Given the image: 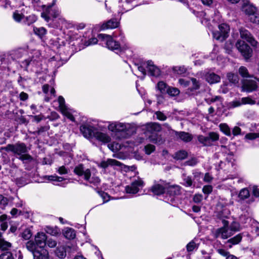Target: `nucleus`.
Listing matches in <instances>:
<instances>
[{
    "label": "nucleus",
    "instance_id": "obj_1",
    "mask_svg": "<svg viewBox=\"0 0 259 259\" xmlns=\"http://www.w3.org/2000/svg\"><path fill=\"white\" fill-rule=\"evenodd\" d=\"M5 150L7 152H12L14 155L19 156L21 160L31 161L32 157L28 154V149L26 145L23 143H17L15 144H8L6 147L1 148V151Z\"/></svg>",
    "mask_w": 259,
    "mask_h": 259
},
{
    "label": "nucleus",
    "instance_id": "obj_2",
    "mask_svg": "<svg viewBox=\"0 0 259 259\" xmlns=\"http://www.w3.org/2000/svg\"><path fill=\"white\" fill-rule=\"evenodd\" d=\"M108 128L112 132L116 133L118 138H127L134 133V128L128 123L118 122H109Z\"/></svg>",
    "mask_w": 259,
    "mask_h": 259
},
{
    "label": "nucleus",
    "instance_id": "obj_3",
    "mask_svg": "<svg viewBox=\"0 0 259 259\" xmlns=\"http://www.w3.org/2000/svg\"><path fill=\"white\" fill-rule=\"evenodd\" d=\"M74 172L78 176H83V179L89 181L91 184L95 186L100 184L101 180L100 178L94 174L92 176V170L91 169H85L82 164L76 166L73 170Z\"/></svg>",
    "mask_w": 259,
    "mask_h": 259
},
{
    "label": "nucleus",
    "instance_id": "obj_4",
    "mask_svg": "<svg viewBox=\"0 0 259 259\" xmlns=\"http://www.w3.org/2000/svg\"><path fill=\"white\" fill-rule=\"evenodd\" d=\"M223 227L217 229L213 232V236L215 238L220 237L222 239H226L233 235L229 228V222L227 220H222Z\"/></svg>",
    "mask_w": 259,
    "mask_h": 259
},
{
    "label": "nucleus",
    "instance_id": "obj_5",
    "mask_svg": "<svg viewBox=\"0 0 259 259\" xmlns=\"http://www.w3.org/2000/svg\"><path fill=\"white\" fill-rule=\"evenodd\" d=\"M198 141L204 146H210L212 145L213 142L219 140V135L215 132H210L207 136L199 135L197 137Z\"/></svg>",
    "mask_w": 259,
    "mask_h": 259
},
{
    "label": "nucleus",
    "instance_id": "obj_6",
    "mask_svg": "<svg viewBox=\"0 0 259 259\" xmlns=\"http://www.w3.org/2000/svg\"><path fill=\"white\" fill-rule=\"evenodd\" d=\"M99 39L105 41L106 47L111 50H118L120 48V44L114 40L111 36L105 34H99L98 35Z\"/></svg>",
    "mask_w": 259,
    "mask_h": 259
},
{
    "label": "nucleus",
    "instance_id": "obj_7",
    "mask_svg": "<svg viewBox=\"0 0 259 259\" xmlns=\"http://www.w3.org/2000/svg\"><path fill=\"white\" fill-rule=\"evenodd\" d=\"M230 31L228 25L223 23L219 25V30L212 32L214 38L221 41L225 40L228 36Z\"/></svg>",
    "mask_w": 259,
    "mask_h": 259
},
{
    "label": "nucleus",
    "instance_id": "obj_8",
    "mask_svg": "<svg viewBox=\"0 0 259 259\" xmlns=\"http://www.w3.org/2000/svg\"><path fill=\"white\" fill-rule=\"evenodd\" d=\"M54 2L52 5H49L47 6H43V12L41 14V16L47 21L49 22L50 19V16L53 18H57L59 16L60 11L58 9H53L52 6L54 5Z\"/></svg>",
    "mask_w": 259,
    "mask_h": 259
},
{
    "label": "nucleus",
    "instance_id": "obj_9",
    "mask_svg": "<svg viewBox=\"0 0 259 259\" xmlns=\"http://www.w3.org/2000/svg\"><path fill=\"white\" fill-rule=\"evenodd\" d=\"M168 188V184L165 181L160 180L157 181H154L150 190L154 194L160 195L164 194Z\"/></svg>",
    "mask_w": 259,
    "mask_h": 259
},
{
    "label": "nucleus",
    "instance_id": "obj_10",
    "mask_svg": "<svg viewBox=\"0 0 259 259\" xmlns=\"http://www.w3.org/2000/svg\"><path fill=\"white\" fill-rule=\"evenodd\" d=\"M236 47L245 59H248L251 56L252 50L244 41L238 40Z\"/></svg>",
    "mask_w": 259,
    "mask_h": 259
},
{
    "label": "nucleus",
    "instance_id": "obj_11",
    "mask_svg": "<svg viewBox=\"0 0 259 259\" xmlns=\"http://www.w3.org/2000/svg\"><path fill=\"white\" fill-rule=\"evenodd\" d=\"M144 182L141 179H138L133 182L131 185L125 187L126 192L130 194H136L139 191L140 188L143 186Z\"/></svg>",
    "mask_w": 259,
    "mask_h": 259
},
{
    "label": "nucleus",
    "instance_id": "obj_12",
    "mask_svg": "<svg viewBox=\"0 0 259 259\" xmlns=\"http://www.w3.org/2000/svg\"><path fill=\"white\" fill-rule=\"evenodd\" d=\"M97 129L94 126L85 124L81 125L80 127V131L83 136L88 139L92 138L94 137V132Z\"/></svg>",
    "mask_w": 259,
    "mask_h": 259
},
{
    "label": "nucleus",
    "instance_id": "obj_13",
    "mask_svg": "<svg viewBox=\"0 0 259 259\" xmlns=\"http://www.w3.org/2000/svg\"><path fill=\"white\" fill-rule=\"evenodd\" d=\"M240 36L242 39H245L254 47H257L258 42L255 40L251 34L246 29L241 28L240 29Z\"/></svg>",
    "mask_w": 259,
    "mask_h": 259
},
{
    "label": "nucleus",
    "instance_id": "obj_14",
    "mask_svg": "<svg viewBox=\"0 0 259 259\" xmlns=\"http://www.w3.org/2000/svg\"><path fill=\"white\" fill-rule=\"evenodd\" d=\"M255 101L252 100L249 97H244L241 98L240 100H234L228 104L229 108H234L235 107H239L243 104H254Z\"/></svg>",
    "mask_w": 259,
    "mask_h": 259
},
{
    "label": "nucleus",
    "instance_id": "obj_15",
    "mask_svg": "<svg viewBox=\"0 0 259 259\" xmlns=\"http://www.w3.org/2000/svg\"><path fill=\"white\" fill-rule=\"evenodd\" d=\"M242 89L247 92H251L257 88L256 82L254 80L246 79L242 83Z\"/></svg>",
    "mask_w": 259,
    "mask_h": 259
},
{
    "label": "nucleus",
    "instance_id": "obj_16",
    "mask_svg": "<svg viewBox=\"0 0 259 259\" xmlns=\"http://www.w3.org/2000/svg\"><path fill=\"white\" fill-rule=\"evenodd\" d=\"M94 138L103 143H107L111 141V138L106 133L99 132L97 130L95 132H94Z\"/></svg>",
    "mask_w": 259,
    "mask_h": 259
},
{
    "label": "nucleus",
    "instance_id": "obj_17",
    "mask_svg": "<svg viewBox=\"0 0 259 259\" xmlns=\"http://www.w3.org/2000/svg\"><path fill=\"white\" fill-rule=\"evenodd\" d=\"M47 238L44 233H38L35 237V242L38 247L42 248L46 245Z\"/></svg>",
    "mask_w": 259,
    "mask_h": 259
},
{
    "label": "nucleus",
    "instance_id": "obj_18",
    "mask_svg": "<svg viewBox=\"0 0 259 259\" xmlns=\"http://www.w3.org/2000/svg\"><path fill=\"white\" fill-rule=\"evenodd\" d=\"M146 68L152 76H158L160 74V69L154 65L153 62L151 61H148L146 62Z\"/></svg>",
    "mask_w": 259,
    "mask_h": 259
},
{
    "label": "nucleus",
    "instance_id": "obj_19",
    "mask_svg": "<svg viewBox=\"0 0 259 259\" xmlns=\"http://www.w3.org/2000/svg\"><path fill=\"white\" fill-rule=\"evenodd\" d=\"M119 24L118 21L115 19H111L107 22L104 23L101 27V29L102 30L108 29H113L118 27Z\"/></svg>",
    "mask_w": 259,
    "mask_h": 259
},
{
    "label": "nucleus",
    "instance_id": "obj_20",
    "mask_svg": "<svg viewBox=\"0 0 259 259\" xmlns=\"http://www.w3.org/2000/svg\"><path fill=\"white\" fill-rule=\"evenodd\" d=\"M121 163L113 159H108L107 161H102L99 166L102 168H106L109 166H120Z\"/></svg>",
    "mask_w": 259,
    "mask_h": 259
},
{
    "label": "nucleus",
    "instance_id": "obj_21",
    "mask_svg": "<svg viewBox=\"0 0 259 259\" xmlns=\"http://www.w3.org/2000/svg\"><path fill=\"white\" fill-rule=\"evenodd\" d=\"M206 80L210 84L215 83L220 81L221 77L213 72H209L205 75Z\"/></svg>",
    "mask_w": 259,
    "mask_h": 259
},
{
    "label": "nucleus",
    "instance_id": "obj_22",
    "mask_svg": "<svg viewBox=\"0 0 259 259\" xmlns=\"http://www.w3.org/2000/svg\"><path fill=\"white\" fill-rule=\"evenodd\" d=\"M175 134L178 138L185 142H189L193 138L191 134L185 132H176Z\"/></svg>",
    "mask_w": 259,
    "mask_h": 259
},
{
    "label": "nucleus",
    "instance_id": "obj_23",
    "mask_svg": "<svg viewBox=\"0 0 259 259\" xmlns=\"http://www.w3.org/2000/svg\"><path fill=\"white\" fill-rule=\"evenodd\" d=\"M146 128L147 131L151 133L158 132L161 130L160 124L156 122H152L148 124Z\"/></svg>",
    "mask_w": 259,
    "mask_h": 259
},
{
    "label": "nucleus",
    "instance_id": "obj_24",
    "mask_svg": "<svg viewBox=\"0 0 259 259\" xmlns=\"http://www.w3.org/2000/svg\"><path fill=\"white\" fill-rule=\"evenodd\" d=\"M242 10L249 16L256 12V8L250 4H245L242 7Z\"/></svg>",
    "mask_w": 259,
    "mask_h": 259
},
{
    "label": "nucleus",
    "instance_id": "obj_25",
    "mask_svg": "<svg viewBox=\"0 0 259 259\" xmlns=\"http://www.w3.org/2000/svg\"><path fill=\"white\" fill-rule=\"evenodd\" d=\"M63 234L65 238L68 239H73L76 236L75 230L70 228L65 229L63 231Z\"/></svg>",
    "mask_w": 259,
    "mask_h": 259
},
{
    "label": "nucleus",
    "instance_id": "obj_26",
    "mask_svg": "<svg viewBox=\"0 0 259 259\" xmlns=\"http://www.w3.org/2000/svg\"><path fill=\"white\" fill-rule=\"evenodd\" d=\"M227 78L229 82L233 84H236L239 81L238 75L232 72L228 73L227 74Z\"/></svg>",
    "mask_w": 259,
    "mask_h": 259
},
{
    "label": "nucleus",
    "instance_id": "obj_27",
    "mask_svg": "<svg viewBox=\"0 0 259 259\" xmlns=\"http://www.w3.org/2000/svg\"><path fill=\"white\" fill-rule=\"evenodd\" d=\"M168 87L169 86H168L166 83L162 81H159L157 84V90L162 94H166Z\"/></svg>",
    "mask_w": 259,
    "mask_h": 259
},
{
    "label": "nucleus",
    "instance_id": "obj_28",
    "mask_svg": "<svg viewBox=\"0 0 259 259\" xmlns=\"http://www.w3.org/2000/svg\"><path fill=\"white\" fill-rule=\"evenodd\" d=\"M238 72L239 74L243 78L254 77L253 75L249 74L248 69L244 66H241L239 68Z\"/></svg>",
    "mask_w": 259,
    "mask_h": 259
},
{
    "label": "nucleus",
    "instance_id": "obj_29",
    "mask_svg": "<svg viewBox=\"0 0 259 259\" xmlns=\"http://www.w3.org/2000/svg\"><path fill=\"white\" fill-rule=\"evenodd\" d=\"M242 236L241 234H237V235H236L235 236H234V237L229 239L227 242L230 243L232 244L231 245H230L229 246V247L230 248H231L232 246V245H236V244H238L242 240Z\"/></svg>",
    "mask_w": 259,
    "mask_h": 259
},
{
    "label": "nucleus",
    "instance_id": "obj_30",
    "mask_svg": "<svg viewBox=\"0 0 259 259\" xmlns=\"http://www.w3.org/2000/svg\"><path fill=\"white\" fill-rule=\"evenodd\" d=\"M26 247L28 250L34 253V251H36L38 250V246L33 241L30 240L28 241L26 243Z\"/></svg>",
    "mask_w": 259,
    "mask_h": 259
},
{
    "label": "nucleus",
    "instance_id": "obj_31",
    "mask_svg": "<svg viewBox=\"0 0 259 259\" xmlns=\"http://www.w3.org/2000/svg\"><path fill=\"white\" fill-rule=\"evenodd\" d=\"M11 247V244L5 241L2 237V235L0 234V249L7 250Z\"/></svg>",
    "mask_w": 259,
    "mask_h": 259
},
{
    "label": "nucleus",
    "instance_id": "obj_32",
    "mask_svg": "<svg viewBox=\"0 0 259 259\" xmlns=\"http://www.w3.org/2000/svg\"><path fill=\"white\" fill-rule=\"evenodd\" d=\"M149 138L151 142L155 144H161L163 142L161 136H158L157 134H153L149 136Z\"/></svg>",
    "mask_w": 259,
    "mask_h": 259
},
{
    "label": "nucleus",
    "instance_id": "obj_33",
    "mask_svg": "<svg viewBox=\"0 0 259 259\" xmlns=\"http://www.w3.org/2000/svg\"><path fill=\"white\" fill-rule=\"evenodd\" d=\"M219 127L220 130L226 136H230L231 135L230 128L227 124L221 123L219 125Z\"/></svg>",
    "mask_w": 259,
    "mask_h": 259
},
{
    "label": "nucleus",
    "instance_id": "obj_34",
    "mask_svg": "<svg viewBox=\"0 0 259 259\" xmlns=\"http://www.w3.org/2000/svg\"><path fill=\"white\" fill-rule=\"evenodd\" d=\"M187 156L188 154L186 151L180 150L175 153L174 158L177 160H183L185 159Z\"/></svg>",
    "mask_w": 259,
    "mask_h": 259
},
{
    "label": "nucleus",
    "instance_id": "obj_35",
    "mask_svg": "<svg viewBox=\"0 0 259 259\" xmlns=\"http://www.w3.org/2000/svg\"><path fill=\"white\" fill-rule=\"evenodd\" d=\"M55 252L56 254L60 258H64L66 255L65 248L63 246H58Z\"/></svg>",
    "mask_w": 259,
    "mask_h": 259
},
{
    "label": "nucleus",
    "instance_id": "obj_36",
    "mask_svg": "<svg viewBox=\"0 0 259 259\" xmlns=\"http://www.w3.org/2000/svg\"><path fill=\"white\" fill-rule=\"evenodd\" d=\"M170 195H178L180 193V188L179 186H169L166 189Z\"/></svg>",
    "mask_w": 259,
    "mask_h": 259
},
{
    "label": "nucleus",
    "instance_id": "obj_37",
    "mask_svg": "<svg viewBox=\"0 0 259 259\" xmlns=\"http://www.w3.org/2000/svg\"><path fill=\"white\" fill-rule=\"evenodd\" d=\"M250 193L247 189L244 188L240 190L238 197L240 199L244 200L249 197Z\"/></svg>",
    "mask_w": 259,
    "mask_h": 259
},
{
    "label": "nucleus",
    "instance_id": "obj_38",
    "mask_svg": "<svg viewBox=\"0 0 259 259\" xmlns=\"http://www.w3.org/2000/svg\"><path fill=\"white\" fill-rule=\"evenodd\" d=\"M172 70L174 72L178 74L183 75L186 73L187 69L184 66H175Z\"/></svg>",
    "mask_w": 259,
    "mask_h": 259
},
{
    "label": "nucleus",
    "instance_id": "obj_39",
    "mask_svg": "<svg viewBox=\"0 0 259 259\" xmlns=\"http://www.w3.org/2000/svg\"><path fill=\"white\" fill-rule=\"evenodd\" d=\"M166 93L170 96L174 97L179 95L180 91L176 88L169 87Z\"/></svg>",
    "mask_w": 259,
    "mask_h": 259
},
{
    "label": "nucleus",
    "instance_id": "obj_40",
    "mask_svg": "<svg viewBox=\"0 0 259 259\" xmlns=\"http://www.w3.org/2000/svg\"><path fill=\"white\" fill-rule=\"evenodd\" d=\"M60 111L64 116L67 117L70 120H71L72 121H75L74 117H73V116L72 115L71 113L69 111L67 107L64 109H62Z\"/></svg>",
    "mask_w": 259,
    "mask_h": 259
},
{
    "label": "nucleus",
    "instance_id": "obj_41",
    "mask_svg": "<svg viewBox=\"0 0 259 259\" xmlns=\"http://www.w3.org/2000/svg\"><path fill=\"white\" fill-rule=\"evenodd\" d=\"M34 32L39 36L40 37H42L45 35L46 33L47 30L44 27L36 28L34 27L33 28Z\"/></svg>",
    "mask_w": 259,
    "mask_h": 259
},
{
    "label": "nucleus",
    "instance_id": "obj_42",
    "mask_svg": "<svg viewBox=\"0 0 259 259\" xmlns=\"http://www.w3.org/2000/svg\"><path fill=\"white\" fill-rule=\"evenodd\" d=\"M229 228L234 234L235 232L240 230V225L236 222H233L230 225L229 224Z\"/></svg>",
    "mask_w": 259,
    "mask_h": 259
},
{
    "label": "nucleus",
    "instance_id": "obj_43",
    "mask_svg": "<svg viewBox=\"0 0 259 259\" xmlns=\"http://www.w3.org/2000/svg\"><path fill=\"white\" fill-rule=\"evenodd\" d=\"M33 254V259H47L48 256L40 252L38 250L36 251H34Z\"/></svg>",
    "mask_w": 259,
    "mask_h": 259
},
{
    "label": "nucleus",
    "instance_id": "obj_44",
    "mask_svg": "<svg viewBox=\"0 0 259 259\" xmlns=\"http://www.w3.org/2000/svg\"><path fill=\"white\" fill-rule=\"evenodd\" d=\"M197 247V245L194 240L190 241L186 246L187 250L188 252L192 251Z\"/></svg>",
    "mask_w": 259,
    "mask_h": 259
},
{
    "label": "nucleus",
    "instance_id": "obj_45",
    "mask_svg": "<svg viewBox=\"0 0 259 259\" xmlns=\"http://www.w3.org/2000/svg\"><path fill=\"white\" fill-rule=\"evenodd\" d=\"M249 16V19L251 22L254 23H259V14L256 12Z\"/></svg>",
    "mask_w": 259,
    "mask_h": 259
},
{
    "label": "nucleus",
    "instance_id": "obj_46",
    "mask_svg": "<svg viewBox=\"0 0 259 259\" xmlns=\"http://www.w3.org/2000/svg\"><path fill=\"white\" fill-rule=\"evenodd\" d=\"M32 236V233L30 230L28 229H25L22 233V237L25 240L29 239Z\"/></svg>",
    "mask_w": 259,
    "mask_h": 259
},
{
    "label": "nucleus",
    "instance_id": "obj_47",
    "mask_svg": "<svg viewBox=\"0 0 259 259\" xmlns=\"http://www.w3.org/2000/svg\"><path fill=\"white\" fill-rule=\"evenodd\" d=\"M119 3L122 5H119V7H122L123 10L127 11L130 10V8L128 7V3L127 0H120Z\"/></svg>",
    "mask_w": 259,
    "mask_h": 259
},
{
    "label": "nucleus",
    "instance_id": "obj_48",
    "mask_svg": "<svg viewBox=\"0 0 259 259\" xmlns=\"http://www.w3.org/2000/svg\"><path fill=\"white\" fill-rule=\"evenodd\" d=\"M0 259H14V257L11 252L6 251L0 255Z\"/></svg>",
    "mask_w": 259,
    "mask_h": 259
},
{
    "label": "nucleus",
    "instance_id": "obj_49",
    "mask_svg": "<svg viewBox=\"0 0 259 259\" xmlns=\"http://www.w3.org/2000/svg\"><path fill=\"white\" fill-rule=\"evenodd\" d=\"M155 115L157 119L161 121H164L166 119V116L161 111H156Z\"/></svg>",
    "mask_w": 259,
    "mask_h": 259
},
{
    "label": "nucleus",
    "instance_id": "obj_50",
    "mask_svg": "<svg viewBox=\"0 0 259 259\" xmlns=\"http://www.w3.org/2000/svg\"><path fill=\"white\" fill-rule=\"evenodd\" d=\"M145 153L149 155L155 150V146L151 144H148L145 147Z\"/></svg>",
    "mask_w": 259,
    "mask_h": 259
},
{
    "label": "nucleus",
    "instance_id": "obj_51",
    "mask_svg": "<svg viewBox=\"0 0 259 259\" xmlns=\"http://www.w3.org/2000/svg\"><path fill=\"white\" fill-rule=\"evenodd\" d=\"M245 138L249 140H254L259 138V133H251L246 135Z\"/></svg>",
    "mask_w": 259,
    "mask_h": 259
},
{
    "label": "nucleus",
    "instance_id": "obj_52",
    "mask_svg": "<svg viewBox=\"0 0 259 259\" xmlns=\"http://www.w3.org/2000/svg\"><path fill=\"white\" fill-rule=\"evenodd\" d=\"M58 102L59 104V107L60 110L67 107L65 105V100L62 96L59 97Z\"/></svg>",
    "mask_w": 259,
    "mask_h": 259
},
{
    "label": "nucleus",
    "instance_id": "obj_53",
    "mask_svg": "<svg viewBox=\"0 0 259 259\" xmlns=\"http://www.w3.org/2000/svg\"><path fill=\"white\" fill-rule=\"evenodd\" d=\"M37 20L36 17L34 15H31L29 16L26 18V20L27 21V24L30 25L34 22H35Z\"/></svg>",
    "mask_w": 259,
    "mask_h": 259
},
{
    "label": "nucleus",
    "instance_id": "obj_54",
    "mask_svg": "<svg viewBox=\"0 0 259 259\" xmlns=\"http://www.w3.org/2000/svg\"><path fill=\"white\" fill-rule=\"evenodd\" d=\"M23 16H24L23 15L18 13L17 12H15L13 15L14 19L16 22H20L22 20Z\"/></svg>",
    "mask_w": 259,
    "mask_h": 259
},
{
    "label": "nucleus",
    "instance_id": "obj_55",
    "mask_svg": "<svg viewBox=\"0 0 259 259\" xmlns=\"http://www.w3.org/2000/svg\"><path fill=\"white\" fill-rule=\"evenodd\" d=\"M212 187L210 185H206L203 187L202 191L204 193L209 194L211 193Z\"/></svg>",
    "mask_w": 259,
    "mask_h": 259
},
{
    "label": "nucleus",
    "instance_id": "obj_56",
    "mask_svg": "<svg viewBox=\"0 0 259 259\" xmlns=\"http://www.w3.org/2000/svg\"><path fill=\"white\" fill-rule=\"evenodd\" d=\"M48 180L50 181L62 182L64 179L63 177H58L57 176H50L48 177Z\"/></svg>",
    "mask_w": 259,
    "mask_h": 259
},
{
    "label": "nucleus",
    "instance_id": "obj_57",
    "mask_svg": "<svg viewBox=\"0 0 259 259\" xmlns=\"http://www.w3.org/2000/svg\"><path fill=\"white\" fill-rule=\"evenodd\" d=\"M46 245H47L50 247H54L57 245V242L55 240H53L52 239H47L46 241Z\"/></svg>",
    "mask_w": 259,
    "mask_h": 259
},
{
    "label": "nucleus",
    "instance_id": "obj_58",
    "mask_svg": "<svg viewBox=\"0 0 259 259\" xmlns=\"http://www.w3.org/2000/svg\"><path fill=\"white\" fill-rule=\"evenodd\" d=\"M108 147L112 151H115L119 149L120 145L117 143H114L113 144H108Z\"/></svg>",
    "mask_w": 259,
    "mask_h": 259
},
{
    "label": "nucleus",
    "instance_id": "obj_59",
    "mask_svg": "<svg viewBox=\"0 0 259 259\" xmlns=\"http://www.w3.org/2000/svg\"><path fill=\"white\" fill-rule=\"evenodd\" d=\"M184 185L186 187H190L192 184V181L191 178L189 177H187L184 179Z\"/></svg>",
    "mask_w": 259,
    "mask_h": 259
},
{
    "label": "nucleus",
    "instance_id": "obj_60",
    "mask_svg": "<svg viewBox=\"0 0 259 259\" xmlns=\"http://www.w3.org/2000/svg\"><path fill=\"white\" fill-rule=\"evenodd\" d=\"M57 171L60 175H64L68 172V169L64 166H61L59 167L57 170Z\"/></svg>",
    "mask_w": 259,
    "mask_h": 259
},
{
    "label": "nucleus",
    "instance_id": "obj_61",
    "mask_svg": "<svg viewBox=\"0 0 259 259\" xmlns=\"http://www.w3.org/2000/svg\"><path fill=\"white\" fill-rule=\"evenodd\" d=\"M203 198V196L201 194H195L193 197V201L195 203H200Z\"/></svg>",
    "mask_w": 259,
    "mask_h": 259
},
{
    "label": "nucleus",
    "instance_id": "obj_62",
    "mask_svg": "<svg viewBox=\"0 0 259 259\" xmlns=\"http://www.w3.org/2000/svg\"><path fill=\"white\" fill-rule=\"evenodd\" d=\"M99 193L104 200V202H107L109 200V196L107 193L102 191L99 192Z\"/></svg>",
    "mask_w": 259,
    "mask_h": 259
},
{
    "label": "nucleus",
    "instance_id": "obj_63",
    "mask_svg": "<svg viewBox=\"0 0 259 259\" xmlns=\"http://www.w3.org/2000/svg\"><path fill=\"white\" fill-rule=\"evenodd\" d=\"M217 251L220 255L226 257L229 254V252L223 248H218Z\"/></svg>",
    "mask_w": 259,
    "mask_h": 259
},
{
    "label": "nucleus",
    "instance_id": "obj_64",
    "mask_svg": "<svg viewBox=\"0 0 259 259\" xmlns=\"http://www.w3.org/2000/svg\"><path fill=\"white\" fill-rule=\"evenodd\" d=\"M8 199L0 194V204L3 206H5L8 204Z\"/></svg>",
    "mask_w": 259,
    "mask_h": 259
}]
</instances>
